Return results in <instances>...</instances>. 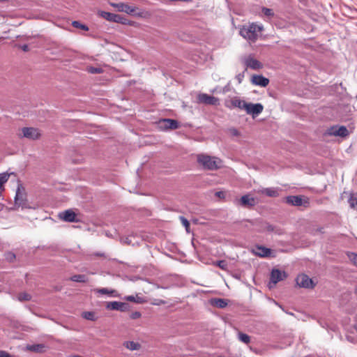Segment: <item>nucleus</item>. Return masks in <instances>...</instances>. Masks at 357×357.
<instances>
[{"label": "nucleus", "mask_w": 357, "mask_h": 357, "mask_svg": "<svg viewBox=\"0 0 357 357\" xmlns=\"http://www.w3.org/2000/svg\"><path fill=\"white\" fill-rule=\"evenodd\" d=\"M285 202L289 205L295 206L307 207L310 206L308 199L304 196H288L285 197Z\"/></svg>", "instance_id": "nucleus-4"}, {"label": "nucleus", "mask_w": 357, "mask_h": 357, "mask_svg": "<svg viewBox=\"0 0 357 357\" xmlns=\"http://www.w3.org/2000/svg\"><path fill=\"white\" fill-rule=\"evenodd\" d=\"M160 123L166 129L175 130L179 127L178 122L174 119H164L160 121Z\"/></svg>", "instance_id": "nucleus-21"}, {"label": "nucleus", "mask_w": 357, "mask_h": 357, "mask_svg": "<svg viewBox=\"0 0 357 357\" xmlns=\"http://www.w3.org/2000/svg\"><path fill=\"white\" fill-rule=\"evenodd\" d=\"M101 16L110 22H119L123 24H130V23L128 22V20L120 15L102 11L101 13Z\"/></svg>", "instance_id": "nucleus-7"}, {"label": "nucleus", "mask_w": 357, "mask_h": 357, "mask_svg": "<svg viewBox=\"0 0 357 357\" xmlns=\"http://www.w3.org/2000/svg\"><path fill=\"white\" fill-rule=\"evenodd\" d=\"M9 177L10 174L6 172L0 174V188L4 190L3 185L8 181Z\"/></svg>", "instance_id": "nucleus-27"}, {"label": "nucleus", "mask_w": 357, "mask_h": 357, "mask_svg": "<svg viewBox=\"0 0 357 357\" xmlns=\"http://www.w3.org/2000/svg\"><path fill=\"white\" fill-rule=\"evenodd\" d=\"M130 238V236L123 238L121 239V242L123 243L127 244V245H134V243H132V241Z\"/></svg>", "instance_id": "nucleus-38"}, {"label": "nucleus", "mask_w": 357, "mask_h": 357, "mask_svg": "<svg viewBox=\"0 0 357 357\" xmlns=\"http://www.w3.org/2000/svg\"><path fill=\"white\" fill-rule=\"evenodd\" d=\"M89 72L92 74H100L103 72L102 68H88Z\"/></svg>", "instance_id": "nucleus-37"}, {"label": "nucleus", "mask_w": 357, "mask_h": 357, "mask_svg": "<svg viewBox=\"0 0 357 357\" xmlns=\"http://www.w3.org/2000/svg\"><path fill=\"white\" fill-rule=\"evenodd\" d=\"M346 195H349L348 203L350 208L357 210V192H347L344 191L341 194L340 198L343 199Z\"/></svg>", "instance_id": "nucleus-14"}, {"label": "nucleus", "mask_w": 357, "mask_h": 357, "mask_svg": "<svg viewBox=\"0 0 357 357\" xmlns=\"http://www.w3.org/2000/svg\"><path fill=\"white\" fill-rule=\"evenodd\" d=\"M215 196L220 199H225V192L223 191H218L215 192Z\"/></svg>", "instance_id": "nucleus-39"}, {"label": "nucleus", "mask_w": 357, "mask_h": 357, "mask_svg": "<svg viewBox=\"0 0 357 357\" xmlns=\"http://www.w3.org/2000/svg\"><path fill=\"white\" fill-rule=\"evenodd\" d=\"M213 305L220 308H224L227 305V302L223 298H215L211 301Z\"/></svg>", "instance_id": "nucleus-25"}, {"label": "nucleus", "mask_w": 357, "mask_h": 357, "mask_svg": "<svg viewBox=\"0 0 357 357\" xmlns=\"http://www.w3.org/2000/svg\"><path fill=\"white\" fill-rule=\"evenodd\" d=\"M257 193L260 195H265L270 197H277L279 196V190L275 188H266L259 189L257 191Z\"/></svg>", "instance_id": "nucleus-17"}, {"label": "nucleus", "mask_w": 357, "mask_h": 357, "mask_svg": "<svg viewBox=\"0 0 357 357\" xmlns=\"http://www.w3.org/2000/svg\"><path fill=\"white\" fill-rule=\"evenodd\" d=\"M268 230L272 231L273 230V227L271 226H268Z\"/></svg>", "instance_id": "nucleus-45"}, {"label": "nucleus", "mask_w": 357, "mask_h": 357, "mask_svg": "<svg viewBox=\"0 0 357 357\" xmlns=\"http://www.w3.org/2000/svg\"><path fill=\"white\" fill-rule=\"evenodd\" d=\"M197 102L209 105H219V99L206 93H199L197 96Z\"/></svg>", "instance_id": "nucleus-9"}, {"label": "nucleus", "mask_w": 357, "mask_h": 357, "mask_svg": "<svg viewBox=\"0 0 357 357\" xmlns=\"http://www.w3.org/2000/svg\"><path fill=\"white\" fill-rule=\"evenodd\" d=\"M22 137L31 140H38L41 137L40 129L33 127H24L21 129Z\"/></svg>", "instance_id": "nucleus-3"}, {"label": "nucleus", "mask_w": 357, "mask_h": 357, "mask_svg": "<svg viewBox=\"0 0 357 357\" xmlns=\"http://www.w3.org/2000/svg\"><path fill=\"white\" fill-rule=\"evenodd\" d=\"M243 65L245 66V67L250 68V67H260V62L255 59L252 56L249 55L244 58Z\"/></svg>", "instance_id": "nucleus-22"}, {"label": "nucleus", "mask_w": 357, "mask_h": 357, "mask_svg": "<svg viewBox=\"0 0 357 357\" xmlns=\"http://www.w3.org/2000/svg\"><path fill=\"white\" fill-rule=\"evenodd\" d=\"M264 106L261 103L253 104L246 102L244 110L248 114H252L253 117L259 115L262 112Z\"/></svg>", "instance_id": "nucleus-8"}, {"label": "nucleus", "mask_w": 357, "mask_h": 357, "mask_svg": "<svg viewBox=\"0 0 357 357\" xmlns=\"http://www.w3.org/2000/svg\"><path fill=\"white\" fill-rule=\"evenodd\" d=\"M94 291L100 294H106L112 297H117L119 296L116 290L109 289L107 288L96 289Z\"/></svg>", "instance_id": "nucleus-23"}, {"label": "nucleus", "mask_w": 357, "mask_h": 357, "mask_svg": "<svg viewBox=\"0 0 357 357\" xmlns=\"http://www.w3.org/2000/svg\"><path fill=\"white\" fill-rule=\"evenodd\" d=\"M21 47H22V50L24 52H26L29 50V47L27 45H24Z\"/></svg>", "instance_id": "nucleus-43"}, {"label": "nucleus", "mask_w": 357, "mask_h": 357, "mask_svg": "<svg viewBox=\"0 0 357 357\" xmlns=\"http://www.w3.org/2000/svg\"><path fill=\"white\" fill-rule=\"evenodd\" d=\"M83 317L87 320L95 321L96 319L95 314L93 312H84Z\"/></svg>", "instance_id": "nucleus-32"}, {"label": "nucleus", "mask_w": 357, "mask_h": 357, "mask_svg": "<svg viewBox=\"0 0 357 357\" xmlns=\"http://www.w3.org/2000/svg\"><path fill=\"white\" fill-rule=\"evenodd\" d=\"M251 81L253 84L262 87L266 86L269 83V79L268 78L259 75H252Z\"/></svg>", "instance_id": "nucleus-16"}, {"label": "nucleus", "mask_w": 357, "mask_h": 357, "mask_svg": "<svg viewBox=\"0 0 357 357\" xmlns=\"http://www.w3.org/2000/svg\"><path fill=\"white\" fill-rule=\"evenodd\" d=\"M296 284L300 287L307 288L312 284V279L310 278L305 274H301L298 275L296 279Z\"/></svg>", "instance_id": "nucleus-13"}, {"label": "nucleus", "mask_w": 357, "mask_h": 357, "mask_svg": "<svg viewBox=\"0 0 357 357\" xmlns=\"http://www.w3.org/2000/svg\"><path fill=\"white\" fill-rule=\"evenodd\" d=\"M61 219L66 222H76V214L72 210H66L59 214Z\"/></svg>", "instance_id": "nucleus-19"}, {"label": "nucleus", "mask_w": 357, "mask_h": 357, "mask_svg": "<svg viewBox=\"0 0 357 357\" xmlns=\"http://www.w3.org/2000/svg\"><path fill=\"white\" fill-rule=\"evenodd\" d=\"M253 252L255 255L261 257H270L271 254V250L264 246L257 245Z\"/></svg>", "instance_id": "nucleus-20"}, {"label": "nucleus", "mask_w": 357, "mask_h": 357, "mask_svg": "<svg viewBox=\"0 0 357 357\" xmlns=\"http://www.w3.org/2000/svg\"><path fill=\"white\" fill-rule=\"evenodd\" d=\"M238 340L245 344H248L250 342V336L248 335H247L245 333H238Z\"/></svg>", "instance_id": "nucleus-29"}, {"label": "nucleus", "mask_w": 357, "mask_h": 357, "mask_svg": "<svg viewBox=\"0 0 357 357\" xmlns=\"http://www.w3.org/2000/svg\"><path fill=\"white\" fill-rule=\"evenodd\" d=\"M31 296H30V294L25 293V292L20 293L18 295V299L20 301H29L31 299Z\"/></svg>", "instance_id": "nucleus-35"}, {"label": "nucleus", "mask_w": 357, "mask_h": 357, "mask_svg": "<svg viewBox=\"0 0 357 357\" xmlns=\"http://www.w3.org/2000/svg\"><path fill=\"white\" fill-rule=\"evenodd\" d=\"M179 220H181L182 225L185 227V229H186V231L187 232H189V229H190V222L189 221L185 218H184L183 216H180L179 217Z\"/></svg>", "instance_id": "nucleus-34"}, {"label": "nucleus", "mask_w": 357, "mask_h": 357, "mask_svg": "<svg viewBox=\"0 0 357 357\" xmlns=\"http://www.w3.org/2000/svg\"><path fill=\"white\" fill-rule=\"evenodd\" d=\"M348 257L351 261V263L357 266V254L354 252H351L348 255Z\"/></svg>", "instance_id": "nucleus-36"}, {"label": "nucleus", "mask_w": 357, "mask_h": 357, "mask_svg": "<svg viewBox=\"0 0 357 357\" xmlns=\"http://www.w3.org/2000/svg\"><path fill=\"white\" fill-rule=\"evenodd\" d=\"M214 265L218 266L220 268H221L223 271L227 270V263L225 260H220L217 261L214 263Z\"/></svg>", "instance_id": "nucleus-30"}, {"label": "nucleus", "mask_w": 357, "mask_h": 357, "mask_svg": "<svg viewBox=\"0 0 357 357\" xmlns=\"http://www.w3.org/2000/svg\"><path fill=\"white\" fill-rule=\"evenodd\" d=\"M246 102L245 100H241L238 97H234L229 100L225 101V107L232 109L234 108H239L240 109H243L245 108Z\"/></svg>", "instance_id": "nucleus-10"}, {"label": "nucleus", "mask_w": 357, "mask_h": 357, "mask_svg": "<svg viewBox=\"0 0 357 357\" xmlns=\"http://www.w3.org/2000/svg\"><path fill=\"white\" fill-rule=\"evenodd\" d=\"M327 133L329 135L346 137L348 135L349 132L347 128L344 126H335L329 128L327 130Z\"/></svg>", "instance_id": "nucleus-11"}, {"label": "nucleus", "mask_w": 357, "mask_h": 357, "mask_svg": "<svg viewBox=\"0 0 357 357\" xmlns=\"http://www.w3.org/2000/svg\"><path fill=\"white\" fill-rule=\"evenodd\" d=\"M261 11L264 13V15L266 17H273L274 16V12L271 8L263 7L261 8Z\"/></svg>", "instance_id": "nucleus-33"}, {"label": "nucleus", "mask_w": 357, "mask_h": 357, "mask_svg": "<svg viewBox=\"0 0 357 357\" xmlns=\"http://www.w3.org/2000/svg\"><path fill=\"white\" fill-rule=\"evenodd\" d=\"M287 276V273L284 271H281L279 269L274 268L272 270L271 273V283L275 284L278 282L284 280Z\"/></svg>", "instance_id": "nucleus-12"}, {"label": "nucleus", "mask_w": 357, "mask_h": 357, "mask_svg": "<svg viewBox=\"0 0 357 357\" xmlns=\"http://www.w3.org/2000/svg\"><path fill=\"white\" fill-rule=\"evenodd\" d=\"M124 346L130 351L139 350L141 347L138 342L128 341L124 343Z\"/></svg>", "instance_id": "nucleus-26"}, {"label": "nucleus", "mask_w": 357, "mask_h": 357, "mask_svg": "<svg viewBox=\"0 0 357 357\" xmlns=\"http://www.w3.org/2000/svg\"><path fill=\"white\" fill-rule=\"evenodd\" d=\"M355 293L357 294V287L355 289Z\"/></svg>", "instance_id": "nucleus-48"}, {"label": "nucleus", "mask_w": 357, "mask_h": 357, "mask_svg": "<svg viewBox=\"0 0 357 357\" xmlns=\"http://www.w3.org/2000/svg\"><path fill=\"white\" fill-rule=\"evenodd\" d=\"M141 317V313L139 312H134L130 314V318L132 319H138Z\"/></svg>", "instance_id": "nucleus-40"}, {"label": "nucleus", "mask_w": 357, "mask_h": 357, "mask_svg": "<svg viewBox=\"0 0 357 357\" xmlns=\"http://www.w3.org/2000/svg\"><path fill=\"white\" fill-rule=\"evenodd\" d=\"M26 192L25 188L22 184L19 183L15 197V204L23 206L26 204Z\"/></svg>", "instance_id": "nucleus-6"}, {"label": "nucleus", "mask_w": 357, "mask_h": 357, "mask_svg": "<svg viewBox=\"0 0 357 357\" xmlns=\"http://www.w3.org/2000/svg\"><path fill=\"white\" fill-rule=\"evenodd\" d=\"M229 132L233 136H238L239 135V132L238 131V130L236 128H234L229 129Z\"/></svg>", "instance_id": "nucleus-41"}, {"label": "nucleus", "mask_w": 357, "mask_h": 357, "mask_svg": "<svg viewBox=\"0 0 357 357\" xmlns=\"http://www.w3.org/2000/svg\"><path fill=\"white\" fill-rule=\"evenodd\" d=\"M71 281L77 282H86L87 279L84 275H75L70 279Z\"/></svg>", "instance_id": "nucleus-28"}, {"label": "nucleus", "mask_w": 357, "mask_h": 357, "mask_svg": "<svg viewBox=\"0 0 357 357\" xmlns=\"http://www.w3.org/2000/svg\"><path fill=\"white\" fill-rule=\"evenodd\" d=\"M127 304L119 301H110L107 303L106 308L109 310H119L121 312L126 310Z\"/></svg>", "instance_id": "nucleus-15"}, {"label": "nucleus", "mask_w": 357, "mask_h": 357, "mask_svg": "<svg viewBox=\"0 0 357 357\" xmlns=\"http://www.w3.org/2000/svg\"><path fill=\"white\" fill-rule=\"evenodd\" d=\"M72 25L75 27V28H77V29H80L82 30H84V31H88L89 30V28L87 26H86L85 24H81L78 21H73L72 22Z\"/></svg>", "instance_id": "nucleus-31"}, {"label": "nucleus", "mask_w": 357, "mask_h": 357, "mask_svg": "<svg viewBox=\"0 0 357 357\" xmlns=\"http://www.w3.org/2000/svg\"><path fill=\"white\" fill-rule=\"evenodd\" d=\"M45 346L43 344H37L33 345H28L26 349L29 351L36 352V353H42L45 351Z\"/></svg>", "instance_id": "nucleus-24"}, {"label": "nucleus", "mask_w": 357, "mask_h": 357, "mask_svg": "<svg viewBox=\"0 0 357 357\" xmlns=\"http://www.w3.org/2000/svg\"><path fill=\"white\" fill-rule=\"evenodd\" d=\"M197 162L207 170H217L222 167V161L217 157L206 154H199L197 156Z\"/></svg>", "instance_id": "nucleus-2"}, {"label": "nucleus", "mask_w": 357, "mask_h": 357, "mask_svg": "<svg viewBox=\"0 0 357 357\" xmlns=\"http://www.w3.org/2000/svg\"><path fill=\"white\" fill-rule=\"evenodd\" d=\"M109 5L114 8L119 12H124L129 15H138L136 13V10L138 9L136 6H129L128 4L119 2V3H112L110 2Z\"/></svg>", "instance_id": "nucleus-5"}, {"label": "nucleus", "mask_w": 357, "mask_h": 357, "mask_svg": "<svg viewBox=\"0 0 357 357\" xmlns=\"http://www.w3.org/2000/svg\"><path fill=\"white\" fill-rule=\"evenodd\" d=\"M354 329L356 330L357 333V324L354 326Z\"/></svg>", "instance_id": "nucleus-46"}, {"label": "nucleus", "mask_w": 357, "mask_h": 357, "mask_svg": "<svg viewBox=\"0 0 357 357\" xmlns=\"http://www.w3.org/2000/svg\"><path fill=\"white\" fill-rule=\"evenodd\" d=\"M0 357H13L5 351H0Z\"/></svg>", "instance_id": "nucleus-42"}, {"label": "nucleus", "mask_w": 357, "mask_h": 357, "mask_svg": "<svg viewBox=\"0 0 357 357\" xmlns=\"http://www.w3.org/2000/svg\"><path fill=\"white\" fill-rule=\"evenodd\" d=\"M240 205L243 207H252L256 204V201L254 197H250V195H245L242 196L239 200Z\"/></svg>", "instance_id": "nucleus-18"}, {"label": "nucleus", "mask_w": 357, "mask_h": 357, "mask_svg": "<svg viewBox=\"0 0 357 357\" xmlns=\"http://www.w3.org/2000/svg\"><path fill=\"white\" fill-rule=\"evenodd\" d=\"M317 231H320V232H322V231H321V229H317Z\"/></svg>", "instance_id": "nucleus-47"}, {"label": "nucleus", "mask_w": 357, "mask_h": 357, "mask_svg": "<svg viewBox=\"0 0 357 357\" xmlns=\"http://www.w3.org/2000/svg\"><path fill=\"white\" fill-rule=\"evenodd\" d=\"M128 301H135V297L133 296H129L126 298Z\"/></svg>", "instance_id": "nucleus-44"}, {"label": "nucleus", "mask_w": 357, "mask_h": 357, "mask_svg": "<svg viewBox=\"0 0 357 357\" xmlns=\"http://www.w3.org/2000/svg\"><path fill=\"white\" fill-rule=\"evenodd\" d=\"M263 31V25L252 22L241 28L239 33L245 39L251 43H255L258 39L259 33Z\"/></svg>", "instance_id": "nucleus-1"}]
</instances>
